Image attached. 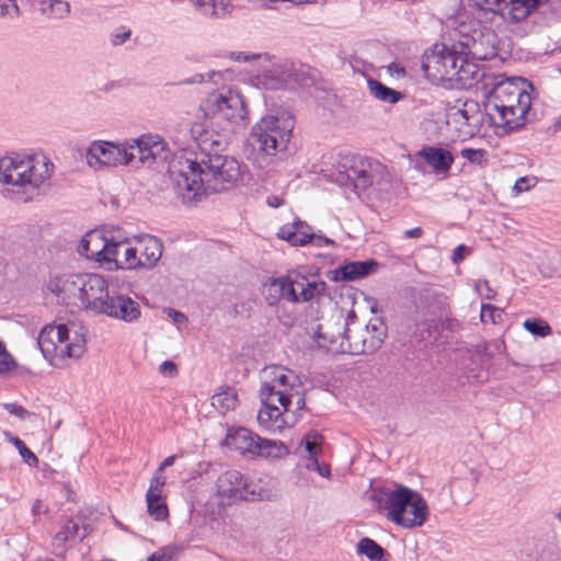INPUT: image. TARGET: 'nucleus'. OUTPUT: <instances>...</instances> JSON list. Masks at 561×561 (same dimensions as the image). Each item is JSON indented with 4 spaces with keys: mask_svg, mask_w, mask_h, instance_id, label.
I'll return each instance as SVG.
<instances>
[{
    "mask_svg": "<svg viewBox=\"0 0 561 561\" xmlns=\"http://www.w3.org/2000/svg\"><path fill=\"white\" fill-rule=\"evenodd\" d=\"M176 196L185 205H195L208 194L237 186L242 180L244 165L231 156L204 154L201 159L191 150H183L169 164Z\"/></svg>",
    "mask_w": 561,
    "mask_h": 561,
    "instance_id": "obj_1",
    "label": "nucleus"
},
{
    "mask_svg": "<svg viewBox=\"0 0 561 561\" xmlns=\"http://www.w3.org/2000/svg\"><path fill=\"white\" fill-rule=\"evenodd\" d=\"M262 378V407L257 413L260 426L276 432L296 425L306 410L305 387L300 378L282 366L266 367Z\"/></svg>",
    "mask_w": 561,
    "mask_h": 561,
    "instance_id": "obj_2",
    "label": "nucleus"
},
{
    "mask_svg": "<svg viewBox=\"0 0 561 561\" xmlns=\"http://www.w3.org/2000/svg\"><path fill=\"white\" fill-rule=\"evenodd\" d=\"M527 89H533L528 80L512 78L497 82L485 95V117L497 135H506L526 124L531 106Z\"/></svg>",
    "mask_w": 561,
    "mask_h": 561,
    "instance_id": "obj_3",
    "label": "nucleus"
},
{
    "mask_svg": "<svg viewBox=\"0 0 561 561\" xmlns=\"http://www.w3.org/2000/svg\"><path fill=\"white\" fill-rule=\"evenodd\" d=\"M371 500L379 511H386L387 518L404 528L422 526L428 516V506L421 494L404 485L393 490H374Z\"/></svg>",
    "mask_w": 561,
    "mask_h": 561,
    "instance_id": "obj_4",
    "label": "nucleus"
},
{
    "mask_svg": "<svg viewBox=\"0 0 561 561\" xmlns=\"http://www.w3.org/2000/svg\"><path fill=\"white\" fill-rule=\"evenodd\" d=\"M49 289L62 298H76L81 307L101 314L111 297L107 280L95 273H79L58 277L49 283Z\"/></svg>",
    "mask_w": 561,
    "mask_h": 561,
    "instance_id": "obj_5",
    "label": "nucleus"
},
{
    "mask_svg": "<svg viewBox=\"0 0 561 561\" xmlns=\"http://www.w3.org/2000/svg\"><path fill=\"white\" fill-rule=\"evenodd\" d=\"M295 127L294 115L287 111L262 117L251 129L250 144L261 154L265 164L285 151Z\"/></svg>",
    "mask_w": 561,
    "mask_h": 561,
    "instance_id": "obj_6",
    "label": "nucleus"
},
{
    "mask_svg": "<svg viewBox=\"0 0 561 561\" xmlns=\"http://www.w3.org/2000/svg\"><path fill=\"white\" fill-rule=\"evenodd\" d=\"M53 169L45 156L12 153L0 158V182L38 188L50 178Z\"/></svg>",
    "mask_w": 561,
    "mask_h": 561,
    "instance_id": "obj_7",
    "label": "nucleus"
},
{
    "mask_svg": "<svg viewBox=\"0 0 561 561\" xmlns=\"http://www.w3.org/2000/svg\"><path fill=\"white\" fill-rule=\"evenodd\" d=\"M336 182L355 191H365L373 185L382 187L390 183L387 167L377 160L359 154L341 158L337 167Z\"/></svg>",
    "mask_w": 561,
    "mask_h": 561,
    "instance_id": "obj_8",
    "label": "nucleus"
},
{
    "mask_svg": "<svg viewBox=\"0 0 561 561\" xmlns=\"http://www.w3.org/2000/svg\"><path fill=\"white\" fill-rule=\"evenodd\" d=\"M85 335L77 325H46L37 337L43 356L54 363L56 359L80 358L85 352Z\"/></svg>",
    "mask_w": 561,
    "mask_h": 561,
    "instance_id": "obj_9",
    "label": "nucleus"
},
{
    "mask_svg": "<svg viewBox=\"0 0 561 561\" xmlns=\"http://www.w3.org/2000/svg\"><path fill=\"white\" fill-rule=\"evenodd\" d=\"M205 116L224 124V129L236 131L248 123V108L243 96L233 90L209 93L202 102Z\"/></svg>",
    "mask_w": 561,
    "mask_h": 561,
    "instance_id": "obj_10",
    "label": "nucleus"
},
{
    "mask_svg": "<svg viewBox=\"0 0 561 561\" xmlns=\"http://www.w3.org/2000/svg\"><path fill=\"white\" fill-rule=\"evenodd\" d=\"M344 327L346 342L342 341L333 350L346 351V354L374 353L381 346L387 335L386 325L381 319L375 318L362 325L357 322L354 311L348 312Z\"/></svg>",
    "mask_w": 561,
    "mask_h": 561,
    "instance_id": "obj_11",
    "label": "nucleus"
},
{
    "mask_svg": "<svg viewBox=\"0 0 561 561\" xmlns=\"http://www.w3.org/2000/svg\"><path fill=\"white\" fill-rule=\"evenodd\" d=\"M219 497L228 503L237 501H273L276 494L263 480H248L237 470L222 472L216 482Z\"/></svg>",
    "mask_w": 561,
    "mask_h": 561,
    "instance_id": "obj_12",
    "label": "nucleus"
},
{
    "mask_svg": "<svg viewBox=\"0 0 561 561\" xmlns=\"http://www.w3.org/2000/svg\"><path fill=\"white\" fill-rule=\"evenodd\" d=\"M465 58L463 54H460L458 44H455L451 49L436 44L431 53L423 56L422 69L426 77L434 80L462 81Z\"/></svg>",
    "mask_w": 561,
    "mask_h": 561,
    "instance_id": "obj_13",
    "label": "nucleus"
},
{
    "mask_svg": "<svg viewBox=\"0 0 561 561\" xmlns=\"http://www.w3.org/2000/svg\"><path fill=\"white\" fill-rule=\"evenodd\" d=\"M126 149L128 164L133 167H153L168 161L171 156L165 140L161 136L153 134H145L136 139L126 141Z\"/></svg>",
    "mask_w": 561,
    "mask_h": 561,
    "instance_id": "obj_14",
    "label": "nucleus"
},
{
    "mask_svg": "<svg viewBox=\"0 0 561 561\" xmlns=\"http://www.w3.org/2000/svg\"><path fill=\"white\" fill-rule=\"evenodd\" d=\"M458 46L466 58L490 60L497 55L499 38L493 30L484 27L462 35Z\"/></svg>",
    "mask_w": 561,
    "mask_h": 561,
    "instance_id": "obj_15",
    "label": "nucleus"
},
{
    "mask_svg": "<svg viewBox=\"0 0 561 561\" xmlns=\"http://www.w3.org/2000/svg\"><path fill=\"white\" fill-rule=\"evenodd\" d=\"M114 239L100 230L87 232L80 241L78 252L88 260L95 261L107 268L108 263L115 262V253L119 244H113Z\"/></svg>",
    "mask_w": 561,
    "mask_h": 561,
    "instance_id": "obj_16",
    "label": "nucleus"
},
{
    "mask_svg": "<svg viewBox=\"0 0 561 561\" xmlns=\"http://www.w3.org/2000/svg\"><path fill=\"white\" fill-rule=\"evenodd\" d=\"M85 160L88 165L94 170H101L104 167L128 164L126 142L114 144L95 140L87 149Z\"/></svg>",
    "mask_w": 561,
    "mask_h": 561,
    "instance_id": "obj_17",
    "label": "nucleus"
},
{
    "mask_svg": "<svg viewBox=\"0 0 561 561\" xmlns=\"http://www.w3.org/2000/svg\"><path fill=\"white\" fill-rule=\"evenodd\" d=\"M296 271H290L288 274L268 279L263 287V294L267 305L275 306L280 300L291 304H298L296 280Z\"/></svg>",
    "mask_w": 561,
    "mask_h": 561,
    "instance_id": "obj_18",
    "label": "nucleus"
},
{
    "mask_svg": "<svg viewBox=\"0 0 561 561\" xmlns=\"http://www.w3.org/2000/svg\"><path fill=\"white\" fill-rule=\"evenodd\" d=\"M101 314L133 322L140 317V306L128 296L111 295Z\"/></svg>",
    "mask_w": 561,
    "mask_h": 561,
    "instance_id": "obj_19",
    "label": "nucleus"
},
{
    "mask_svg": "<svg viewBox=\"0 0 561 561\" xmlns=\"http://www.w3.org/2000/svg\"><path fill=\"white\" fill-rule=\"evenodd\" d=\"M314 341L320 348L334 354H346V351H335L334 346H339L341 342H346L344 323L337 321L335 323H320L314 332Z\"/></svg>",
    "mask_w": 561,
    "mask_h": 561,
    "instance_id": "obj_20",
    "label": "nucleus"
},
{
    "mask_svg": "<svg viewBox=\"0 0 561 561\" xmlns=\"http://www.w3.org/2000/svg\"><path fill=\"white\" fill-rule=\"evenodd\" d=\"M260 84L266 90L287 88L291 82H297V73L287 65H277L264 70L259 77Z\"/></svg>",
    "mask_w": 561,
    "mask_h": 561,
    "instance_id": "obj_21",
    "label": "nucleus"
},
{
    "mask_svg": "<svg viewBox=\"0 0 561 561\" xmlns=\"http://www.w3.org/2000/svg\"><path fill=\"white\" fill-rule=\"evenodd\" d=\"M548 0H506L504 5L503 21L507 23H519L527 18H533L537 10Z\"/></svg>",
    "mask_w": 561,
    "mask_h": 561,
    "instance_id": "obj_22",
    "label": "nucleus"
},
{
    "mask_svg": "<svg viewBox=\"0 0 561 561\" xmlns=\"http://www.w3.org/2000/svg\"><path fill=\"white\" fill-rule=\"evenodd\" d=\"M377 266L378 263L375 260L348 262L331 271V279L334 282H353L368 276Z\"/></svg>",
    "mask_w": 561,
    "mask_h": 561,
    "instance_id": "obj_23",
    "label": "nucleus"
},
{
    "mask_svg": "<svg viewBox=\"0 0 561 561\" xmlns=\"http://www.w3.org/2000/svg\"><path fill=\"white\" fill-rule=\"evenodd\" d=\"M417 154L426 161V163L434 170L436 174L447 175L454 163V156L445 148L440 147H424Z\"/></svg>",
    "mask_w": 561,
    "mask_h": 561,
    "instance_id": "obj_24",
    "label": "nucleus"
},
{
    "mask_svg": "<svg viewBox=\"0 0 561 561\" xmlns=\"http://www.w3.org/2000/svg\"><path fill=\"white\" fill-rule=\"evenodd\" d=\"M259 437L257 434L245 427H238L228 432L225 442L228 447L238 450L241 455L249 454L253 456Z\"/></svg>",
    "mask_w": 561,
    "mask_h": 561,
    "instance_id": "obj_25",
    "label": "nucleus"
},
{
    "mask_svg": "<svg viewBox=\"0 0 561 561\" xmlns=\"http://www.w3.org/2000/svg\"><path fill=\"white\" fill-rule=\"evenodd\" d=\"M192 138L195 140L201 152L197 153L198 159L204 154H213V150H218L222 146L221 136L211 129L205 128L202 124H194L190 129Z\"/></svg>",
    "mask_w": 561,
    "mask_h": 561,
    "instance_id": "obj_26",
    "label": "nucleus"
},
{
    "mask_svg": "<svg viewBox=\"0 0 561 561\" xmlns=\"http://www.w3.org/2000/svg\"><path fill=\"white\" fill-rule=\"evenodd\" d=\"M277 237L286 240L295 247L305 245L314 238L311 232V228L300 220H297L291 225L282 226L277 232Z\"/></svg>",
    "mask_w": 561,
    "mask_h": 561,
    "instance_id": "obj_27",
    "label": "nucleus"
},
{
    "mask_svg": "<svg viewBox=\"0 0 561 561\" xmlns=\"http://www.w3.org/2000/svg\"><path fill=\"white\" fill-rule=\"evenodd\" d=\"M137 249V261H139V266L152 267L161 259L163 247L158 238L147 236L139 241V248Z\"/></svg>",
    "mask_w": 561,
    "mask_h": 561,
    "instance_id": "obj_28",
    "label": "nucleus"
},
{
    "mask_svg": "<svg viewBox=\"0 0 561 561\" xmlns=\"http://www.w3.org/2000/svg\"><path fill=\"white\" fill-rule=\"evenodd\" d=\"M446 308V297L434 290V289H423L419 295L417 300V309L423 314H439L445 311Z\"/></svg>",
    "mask_w": 561,
    "mask_h": 561,
    "instance_id": "obj_29",
    "label": "nucleus"
},
{
    "mask_svg": "<svg viewBox=\"0 0 561 561\" xmlns=\"http://www.w3.org/2000/svg\"><path fill=\"white\" fill-rule=\"evenodd\" d=\"M113 244H119L122 247H118V251L115 253V262L108 263V271L117 268H135L139 266V261H137V248L130 247L126 239L114 241Z\"/></svg>",
    "mask_w": 561,
    "mask_h": 561,
    "instance_id": "obj_30",
    "label": "nucleus"
},
{
    "mask_svg": "<svg viewBox=\"0 0 561 561\" xmlns=\"http://www.w3.org/2000/svg\"><path fill=\"white\" fill-rule=\"evenodd\" d=\"M298 284H296L298 302H308L324 294L327 284L323 280L309 282L306 276L296 272Z\"/></svg>",
    "mask_w": 561,
    "mask_h": 561,
    "instance_id": "obj_31",
    "label": "nucleus"
},
{
    "mask_svg": "<svg viewBox=\"0 0 561 561\" xmlns=\"http://www.w3.org/2000/svg\"><path fill=\"white\" fill-rule=\"evenodd\" d=\"M85 537L84 530L81 531L79 523L75 520H67L62 528L56 534L54 538V546L56 554L60 556L66 549V543L72 540H82Z\"/></svg>",
    "mask_w": 561,
    "mask_h": 561,
    "instance_id": "obj_32",
    "label": "nucleus"
},
{
    "mask_svg": "<svg viewBox=\"0 0 561 561\" xmlns=\"http://www.w3.org/2000/svg\"><path fill=\"white\" fill-rule=\"evenodd\" d=\"M38 11L48 20H65L70 14V3L65 0H38Z\"/></svg>",
    "mask_w": 561,
    "mask_h": 561,
    "instance_id": "obj_33",
    "label": "nucleus"
},
{
    "mask_svg": "<svg viewBox=\"0 0 561 561\" xmlns=\"http://www.w3.org/2000/svg\"><path fill=\"white\" fill-rule=\"evenodd\" d=\"M367 88L370 95L385 103L396 104L403 99V94L400 91L391 89L370 77L367 79Z\"/></svg>",
    "mask_w": 561,
    "mask_h": 561,
    "instance_id": "obj_34",
    "label": "nucleus"
},
{
    "mask_svg": "<svg viewBox=\"0 0 561 561\" xmlns=\"http://www.w3.org/2000/svg\"><path fill=\"white\" fill-rule=\"evenodd\" d=\"M195 10L207 18H221L228 13L229 0H188Z\"/></svg>",
    "mask_w": 561,
    "mask_h": 561,
    "instance_id": "obj_35",
    "label": "nucleus"
},
{
    "mask_svg": "<svg viewBox=\"0 0 561 561\" xmlns=\"http://www.w3.org/2000/svg\"><path fill=\"white\" fill-rule=\"evenodd\" d=\"M288 454L287 447L278 440H271L259 437L257 447L253 456L265 458H282Z\"/></svg>",
    "mask_w": 561,
    "mask_h": 561,
    "instance_id": "obj_36",
    "label": "nucleus"
},
{
    "mask_svg": "<svg viewBox=\"0 0 561 561\" xmlns=\"http://www.w3.org/2000/svg\"><path fill=\"white\" fill-rule=\"evenodd\" d=\"M237 391L231 387L220 388V390L211 397V405L220 413L233 410L237 405Z\"/></svg>",
    "mask_w": 561,
    "mask_h": 561,
    "instance_id": "obj_37",
    "label": "nucleus"
},
{
    "mask_svg": "<svg viewBox=\"0 0 561 561\" xmlns=\"http://www.w3.org/2000/svg\"><path fill=\"white\" fill-rule=\"evenodd\" d=\"M357 553L365 556L370 561H383L385 549L375 540L365 537L357 543Z\"/></svg>",
    "mask_w": 561,
    "mask_h": 561,
    "instance_id": "obj_38",
    "label": "nucleus"
},
{
    "mask_svg": "<svg viewBox=\"0 0 561 561\" xmlns=\"http://www.w3.org/2000/svg\"><path fill=\"white\" fill-rule=\"evenodd\" d=\"M322 438L320 433L311 431L302 439L301 444L309 454V461L317 459L318 455L321 453L320 444Z\"/></svg>",
    "mask_w": 561,
    "mask_h": 561,
    "instance_id": "obj_39",
    "label": "nucleus"
},
{
    "mask_svg": "<svg viewBox=\"0 0 561 561\" xmlns=\"http://www.w3.org/2000/svg\"><path fill=\"white\" fill-rule=\"evenodd\" d=\"M523 327L529 333L545 337L551 334V328L541 319H527L524 321Z\"/></svg>",
    "mask_w": 561,
    "mask_h": 561,
    "instance_id": "obj_40",
    "label": "nucleus"
},
{
    "mask_svg": "<svg viewBox=\"0 0 561 561\" xmlns=\"http://www.w3.org/2000/svg\"><path fill=\"white\" fill-rule=\"evenodd\" d=\"M148 513L156 520H163L168 517V506L162 499H146Z\"/></svg>",
    "mask_w": 561,
    "mask_h": 561,
    "instance_id": "obj_41",
    "label": "nucleus"
},
{
    "mask_svg": "<svg viewBox=\"0 0 561 561\" xmlns=\"http://www.w3.org/2000/svg\"><path fill=\"white\" fill-rule=\"evenodd\" d=\"M460 156L474 165L484 167L488 162V151L484 149L463 148Z\"/></svg>",
    "mask_w": 561,
    "mask_h": 561,
    "instance_id": "obj_42",
    "label": "nucleus"
},
{
    "mask_svg": "<svg viewBox=\"0 0 561 561\" xmlns=\"http://www.w3.org/2000/svg\"><path fill=\"white\" fill-rule=\"evenodd\" d=\"M473 4L481 11L499 14L503 19L506 0H472Z\"/></svg>",
    "mask_w": 561,
    "mask_h": 561,
    "instance_id": "obj_43",
    "label": "nucleus"
},
{
    "mask_svg": "<svg viewBox=\"0 0 561 561\" xmlns=\"http://www.w3.org/2000/svg\"><path fill=\"white\" fill-rule=\"evenodd\" d=\"M12 443L18 448L21 457L28 466L36 467L38 465V458L31 449L26 447L22 439H20L19 437H14L12 439Z\"/></svg>",
    "mask_w": 561,
    "mask_h": 561,
    "instance_id": "obj_44",
    "label": "nucleus"
},
{
    "mask_svg": "<svg viewBox=\"0 0 561 561\" xmlns=\"http://www.w3.org/2000/svg\"><path fill=\"white\" fill-rule=\"evenodd\" d=\"M180 551V548L173 545L160 548L147 558V561H171Z\"/></svg>",
    "mask_w": 561,
    "mask_h": 561,
    "instance_id": "obj_45",
    "label": "nucleus"
},
{
    "mask_svg": "<svg viewBox=\"0 0 561 561\" xmlns=\"http://www.w3.org/2000/svg\"><path fill=\"white\" fill-rule=\"evenodd\" d=\"M502 312L499 308L492 305H482L481 308V321L484 323H496L501 319Z\"/></svg>",
    "mask_w": 561,
    "mask_h": 561,
    "instance_id": "obj_46",
    "label": "nucleus"
},
{
    "mask_svg": "<svg viewBox=\"0 0 561 561\" xmlns=\"http://www.w3.org/2000/svg\"><path fill=\"white\" fill-rule=\"evenodd\" d=\"M211 81L215 84H218L220 80H222V73L219 71H209L206 75L197 73L193 76L192 78L184 81V83L187 84H196L202 83L204 81Z\"/></svg>",
    "mask_w": 561,
    "mask_h": 561,
    "instance_id": "obj_47",
    "label": "nucleus"
},
{
    "mask_svg": "<svg viewBox=\"0 0 561 561\" xmlns=\"http://www.w3.org/2000/svg\"><path fill=\"white\" fill-rule=\"evenodd\" d=\"M347 62L355 72L362 73L364 76H366L367 71L371 68V65L356 55H350L347 57Z\"/></svg>",
    "mask_w": 561,
    "mask_h": 561,
    "instance_id": "obj_48",
    "label": "nucleus"
},
{
    "mask_svg": "<svg viewBox=\"0 0 561 561\" xmlns=\"http://www.w3.org/2000/svg\"><path fill=\"white\" fill-rule=\"evenodd\" d=\"M432 320H424L420 324H416L415 330L412 332V336L416 341H424L431 336V328L433 327Z\"/></svg>",
    "mask_w": 561,
    "mask_h": 561,
    "instance_id": "obj_49",
    "label": "nucleus"
},
{
    "mask_svg": "<svg viewBox=\"0 0 561 561\" xmlns=\"http://www.w3.org/2000/svg\"><path fill=\"white\" fill-rule=\"evenodd\" d=\"M537 183V179L535 176H522L516 180L513 191L516 195L528 191L529 188L534 187Z\"/></svg>",
    "mask_w": 561,
    "mask_h": 561,
    "instance_id": "obj_50",
    "label": "nucleus"
},
{
    "mask_svg": "<svg viewBox=\"0 0 561 561\" xmlns=\"http://www.w3.org/2000/svg\"><path fill=\"white\" fill-rule=\"evenodd\" d=\"M15 367L12 356L5 351L0 343V373H5Z\"/></svg>",
    "mask_w": 561,
    "mask_h": 561,
    "instance_id": "obj_51",
    "label": "nucleus"
},
{
    "mask_svg": "<svg viewBox=\"0 0 561 561\" xmlns=\"http://www.w3.org/2000/svg\"><path fill=\"white\" fill-rule=\"evenodd\" d=\"M4 409L10 414H13V415L18 416L21 420H25V419H27V417H30L32 415L31 412H28L22 405L16 404V403H5L4 404Z\"/></svg>",
    "mask_w": 561,
    "mask_h": 561,
    "instance_id": "obj_52",
    "label": "nucleus"
},
{
    "mask_svg": "<svg viewBox=\"0 0 561 561\" xmlns=\"http://www.w3.org/2000/svg\"><path fill=\"white\" fill-rule=\"evenodd\" d=\"M131 35V32L129 28H126L125 26L117 30L115 33L112 34L111 43L114 46H118L124 44L127 39H129Z\"/></svg>",
    "mask_w": 561,
    "mask_h": 561,
    "instance_id": "obj_53",
    "label": "nucleus"
},
{
    "mask_svg": "<svg viewBox=\"0 0 561 561\" xmlns=\"http://www.w3.org/2000/svg\"><path fill=\"white\" fill-rule=\"evenodd\" d=\"M307 468L309 470L317 471L321 477H329L330 476V468L327 465H321L317 459H313L310 461V463L307 465Z\"/></svg>",
    "mask_w": 561,
    "mask_h": 561,
    "instance_id": "obj_54",
    "label": "nucleus"
},
{
    "mask_svg": "<svg viewBox=\"0 0 561 561\" xmlns=\"http://www.w3.org/2000/svg\"><path fill=\"white\" fill-rule=\"evenodd\" d=\"M12 8L15 14H19V7L14 0H0V16L9 14V9Z\"/></svg>",
    "mask_w": 561,
    "mask_h": 561,
    "instance_id": "obj_55",
    "label": "nucleus"
},
{
    "mask_svg": "<svg viewBox=\"0 0 561 561\" xmlns=\"http://www.w3.org/2000/svg\"><path fill=\"white\" fill-rule=\"evenodd\" d=\"M259 57H260V55L250 54V53H245V51H238V53L231 54V58L234 59L236 61H240V62H249V61L257 59Z\"/></svg>",
    "mask_w": 561,
    "mask_h": 561,
    "instance_id": "obj_56",
    "label": "nucleus"
},
{
    "mask_svg": "<svg viewBox=\"0 0 561 561\" xmlns=\"http://www.w3.org/2000/svg\"><path fill=\"white\" fill-rule=\"evenodd\" d=\"M159 371L163 375L175 376L178 374V367L173 362L165 360L160 365Z\"/></svg>",
    "mask_w": 561,
    "mask_h": 561,
    "instance_id": "obj_57",
    "label": "nucleus"
},
{
    "mask_svg": "<svg viewBox=\"0 0 561 561\" xmlns=\"http://www.w3.org/2000/svg\"><path fill=\"white\" fill-rule=\"evenodd\" d=\"M467 247L465 244H459L453 252L451 261L454 264L460 263L465 259V254L467 252Z\"/></svg>",
    "mask_w": 561,
    "mask_h": 561,
    "instance_id": "obj_58",
    "label": "nucleus"
},
{
    "mask_svg": "<svg viewBox=\"0 0 561 561\" xmlns=\"http://www.w3.org/2000/svg\"><path fill=\"white\" fill-rule=\"evenodd\" d=\"M167 314L175 323H185V322H187V317L184 313H182L181 311H178L175 309L169 308L167 310Z\"/></svg>",
    "mask_w": 561,
    "mask_h": 561,
    "instance_id": "obj_59",
    "label": "nucleus"
},
{
    "mask_svg": "<svg viewBox=\"0 0 561 561\" xmlns=\"http://www.w3.org/2000/svg\"><path fill=\"white\" fill-rule=\"evenodd\" d=\"M162 499V488L150 484L146 494V499Z\"/></svg>",
    "mask_w": 561,
    "mask_h": 561,
    "instance_id": "obj_60",
    "label": "nucleus"
},
{
    "mask_svg": "<svg viewBox=\"0 0 561 561\" xmlns=\"http://www.w3.org/2000/svg\"><path fill=\"white\" fill-rule=\"evenodd\" d=\"M443 328H445L446 330H449L451 332H457L460 329V323L457 319L447 318L443 322Z\"/></svg>",
    "mask_w": 561,
    "mask_h": 561,
    "instance_id": "obj_61",
    "label": "nucleus"
},
{
    "mask_svg": "<svg viewBox=\"0 0 561 561\" xmlns=\"http://www.w3.org/2000/svg\"><path fill=\"white\" fill-rule=\"evenodd\" d=\"M150 484H154L160 488H163L165 484V477L163 476V471H159V469H157V471L154 472V474L150 481Z\"/></svg>",
    "mask_w": 561,
    "mask_h": 561,
    "instance_id": "obj_62",
    "label": "nucleus"
},
{
    "mask_svg": "<svg viewBox=\"0 0 561 561\" xmlns=\"http://www.w3.org/2000/svg\"><path fill=\"white\" fill-rule=\"evenodd\" d=\"M423 236V230L420 227H415L404 231L405 238L419 239Z\"/></svg>",
    "mask_w": 561,
    "mask_h": 561,
    "instance_id": "obj_63",
    "label": "nucleus"
},
{
    "mask_svg": "<svg viewBox=\"0 0 561 561\" xmlns=\"http://www.w3.org/2000/svg\"><path fill=\"white\" fill-rule=\"evenodd\" d=\"M266 204L272 208H277L284 204V199L279 196L272 195L267 197Z\"/></svg>",
    "mask_w": 561,
    "mask_h": 561,
    "instance_id": "obj_64",
    "label": "nucleus"
}]
</instances>
